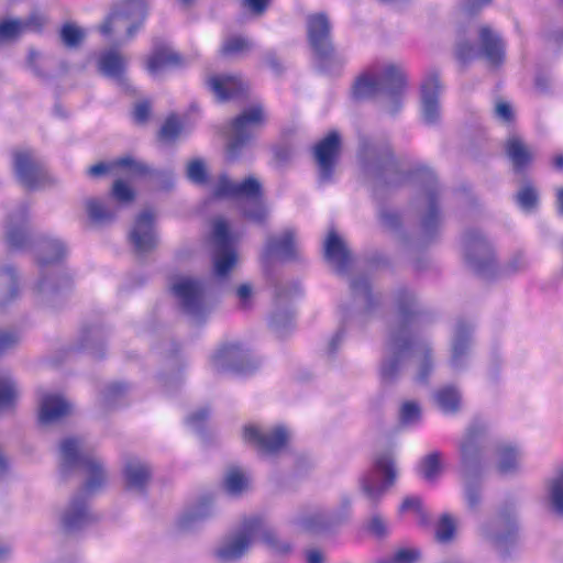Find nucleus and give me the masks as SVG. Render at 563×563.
<instances>
[{
	"label": "nucleus",
	"instance_id": "nucleus-27",
	"mask_svg": "<svg viewBox=\"0 0 563 563\" xmlns=\"http://www.w3.org/2000/svg\"><path fill=\"white\" fill-rule=\"evenodd\" d=\"M185 59L173 48L161 43H155L153 52L148 55L147 70L156 75L167 67L180 66Z\"/></svg>",
	"mask_w": 563,
	"mask_h": 563
},
{
	"label": "nucleus",
	"instance_id": "nucleus-55",
	"mask_svg": "<svg viewBox=\"0 0 563 563\" xmlns=\"http://www.w3.org/2000/svg\"><path fill=\"white\" fill-rule=\"evenodd\" d=\"M400 422L409 426L418 422L421 418V408L418 402L409 400L405 401L400 407Z\"/></svg>",
	"mask_w": 563,
	"mask_h": 563
},
{
	"label": "nucleus",
	"instance_id": "nucleus-7",
	"mask_svg": "<svg viewBox=\"0 0 563 563\" xmlns=\"http://www.w3.org/2000/svg\"><path fill=\"white\" fill-rule=\"evenodd\" d=\"M172 289L179 299L183 310L192 319L199 321L209 312L205 301L206 287L202 280L183 276L173 283Z\"/></svg>",
	"mask_w": 563,
	"mask_h": 563
},
{
	"label": "nucleus",
	"instance_id": "nucleus-5",
	"mask_svg": "<svg viewBox=\"0 0 563 563\" xmlns=\"http://www.w3.org/2000/svg\"><path fill=\"white\" fill-rule=\"evenodd\" d=\"M396 478L397 470L393 455L382 453L375 459L374 468L361 478V489L369 504L376 507L382 496L395 484Z\"/></svg>",
	"mask_w": 563,
	"mask_h": 563
},
{
	"label": "nucleus",
	"instance_id": "nucleus-21",
	"mask_svg": "<svg viewBox=\"0 0 563 563\" xmlns=\"http://www.w3.org/2000/svg\"><path fill=\"white\" fill-rule=\"evenodd\" d=\"M440 81L437 75L429 76L421 86V107L427 123H435L440 118Z\"/></svg>",
	"mask_w": 563,
	"mask_h": 563
},
{
	"label": "nucleus",
	"instance_id": "nucleus-52",
	"mask_svg": "<svg viewBox=\"0 0 563 563\" xmlns=\"http://www.w3.org/2000/svg\"><path fill=\"white\" fill-rule=\"evenodd\" d=\"M252 48V43L241 36L228 38L222 47L221 53L224 56L239 55L249 52Z\"/></svg>",
	"mask_w": 563,
	"mask_h": 563
},
{
	"label": "nucleus",
	"instance_id": "nucleus-16",
	"mask_svg": "<svg viewBox=\"0 0 563 563\" xmlns=\"http://www.w3.org/2000/svg\"><path fill=\"white\" fill-rule=\"evenodd\" d=\"M244 440L263 453L276 454L287 445L288 432L284 427H277L272 432L262 433L255 426H246Z\"/></svg>",
	"mask_w": 563,
	"mask_h": 563
},
{
	"label": "nucleus",
	"instance_id": "nucleus-24",
	"mask_svg": "<svg viewBox=\"0 0 563 563\" xmlns=\"http://www.w3.org/2000/svg\"><path fill=\"white\" fill-rule=\"evenodd\" d=\"M208 82L213 93L221 101L242 96L249 89V84L240 76H214Z\"/></svg>",
	"mask_w": 563,
	"mask_h": 563
},
{
	"label": "nucleus",
	"instance_id": "nucleus-35",
	"mask_svg": "<svg viewBox=\"0 0 563 563\" xmlns=\"http://www.w3.org/2000/svg\"><path fill=\"white\" fill-rule=\"evenodd\" d=\"M126 67V58L121 55L119 52L110 51L102 54L98 62L99 70L110 77L115 79L119 84H124V71Z\"/></svg>",
	"mask_w": 563,
	"mask_h": 563
},
{
	"label": "nucleus",
	"instance_id": "nucleus-44",
	"mask_svg": "<svg viewBox=\"0 0 563 563\" xmlns=\"http://www.w3.org/2000/svg\"><path fill=\"white\" fill-rule=\"evenodd\" d=\"M351 288L353 296L362 303L363 311L368 313L375 305L371 295L369 284L366 278L358 277L352 280Z\"/></svg>",
	"mask_w": 563,
	"mask_h": 563
},
{
	"label": "nucleus",
	"instance_id": "nucleus-49",
	"mask_svg": "<svg viewBox=\"0 0 563 563\" xmlns=\"http://www.w3.org/2000/svg\"><path fill=\"white\" fill-rule=\"evenodd\" d=\"M517 452L514 448L503 445L498 449V471L503 474L510 473L517 468Z\"/></svg>",
	"mask_w": 563,
	"mask_h": 563
},
{
	"label": "nucleus",
	"instance_id": "nucleus-58",
	"mask_svg": "<svg viewBox=\"0 0 563 563\" xmlns=\"http://www.w3.org/2000/svg\"><path fill=\"white\" fill-rule=\"evenodd\" d=\"M412 510L417 515V519L420 523L424 525L428 522V516L426 511L422 509L421 499L418 497H407L404 499L400 511H409Z\"/></svg>",
	"mask_w": 563,
	"mask_h": 563
},
{
	"label": "nucleus",
	"instance_id": "nucleus-20",
	"mask_svg": "<svg viewBox=\"0 0 563 563\" xmlns=\"http://www.w3.org/2000/svg\"><path fill=\"white\" fill-rule=\"evenodd\" d=\"M479 55L490 67H499L505 59V45L500 36L489 26L482 25L478 30Z\"/></svg>",
	"mask_w": 563,
	"mask_h": 563
},
{
	"label": "nucleus",
	"instance_id": "nucleus-10",
	"mask_svg": "<svg viewBox=\"0 0 563 563\" xmlns=\"http://www.w3.org/2000/svg\"><path fill=\"white\" fill-rule=\"evenodd\" d=\"M145 12L143 2H121L100 25V32L110 35L125 27L128 37H132L144 21Z\"/></svg>",
	"mask_w": 563,
	"mask_h": 563
},
{
	"label": "nucleus",
	"instance_id": "nucleus-31",
	"mask_svg": "<svg viewBox=\"0 0 563 563\" xmlns=\"http://www.w3.org/2000/svg\"><path fill=\"white\" fill-rule=\"evenodd\" d=\"M79 468H81L85 474L82 493H95L106 484L108 476L104 466L102 462L93 455L84 460V464Z\"/></svg>",
	"mask_w": 563,
	"mask_h": 563
},
{
	"label": "nucleus",
	"instance_id": "nucleus-4",
	"mask_svg": "<svg viewBox=\"0 0 563 563\" xmlns=\"http://www.w3.org/2000/svg\"><path fill=\"white\" fill-rule=\"evenodd\" d=\"M360 161L364 174L373 178L377 185L397 186L405 180V174L388 146L375 147L368 143H363Z\"/></svg>",
	"mask_w": 563,
	"mask_h": 563
},
{
	"label": "nucleus",
	"instance_id": "nucleus-63",
	"mask_svg": "<svg viewBox=\"0 0 563 563\" xmlns=\"http://www.w3.org/2000/svg\"><path fill=\"white\" fill-rule=\"evenodd\" d=\"M46 24V18L41 13H33L22 20L23 33L25 31H41Z\"/></svg>",
	"mask_w": 563,
	"mask_h": 563
},
{
	"label": "nucleus",
	"instance_id": "nucleus-22",
	"mask_svg": "<svg viewBox=\"0 0 563 563\" xmlns=\"http://www.w3.org/2000/svg\"><path fill=\"white\" fill-rule=\"evenodd\" d=\"M70 412V405L59 395H43L40 401V422L49 426L60 421Z\"/></svg>",
	"mask_w": 563,
	"mask_h": 563
},
{
	"label": "nucleus",
	"instance_id": "nucleus-32",
	"mask_svg": "<svg viewBox=\"0 0 563 563\" xmlns=\"http://www.w3.org/2000/svg\"><path fill=\"white\" fill-rule=\"evenodd\" d=\"M485 534L496 543L508 540L515 532V521L509 509L501 510L484 527Z\"/></svg>",
	"mask_w": 563,
	"mask_h": 563
},
{
	"label": "nucleus",
	"instance_id": "nucleus-23",
	"mask_svg": "<svg viewBox=\"0 0 563 563\" xmlns=\"http://www.w3.org/2000/svg\"><path fill=\"white\" fill-rule=\"evenodd\" d=\"M324 255L339 273L346 272L352 263L351 254L344 241L334 231L329 232L324 242Z\"/></svg>",
	"mask_w": 563,
	"mask_h": 563
},
{
	"label": "nucleus",
	"instance_id": "nucleus-62",
	"mask_svg": "<svg viewBox=\"0 0 563 563\" xmlns=\"http://www.w3.org/2000/svg\"><path fill=\"white\" fill-rule=\"evenodd\" d=\"M419 559V552L413 549H402L393 556L382 560L379 563H415Z\"/></svg>",
	"mask_w": 563,
	"mask_h": 563
},
{
	"label": "nucleus",
	"instance_id": "nucleus-38",
	"mask_svg": "<svg viewBox=\"0 0 563 563\" xmlns=\"http://www.w3.org/2000/svg\"><path fill=\"white\" fill-rule=\"evenodd\" d=\"M296 522L308 532H320L333 526V519L319 510L302 512Z\"/></svg>",
	"mask_w": 563,
	"mask_h": 563
},
{
	"label": "nucleus",
	"instance_id": "nucleus-53",
	"mask_svg": "<svg viewBox=\"0 0 563 563\" xmlns=\"http://www.w3.org/2000/svg\"><path fill=\"white\" fill-rule=\"evenodd\" d=\"M188 179L197 185L207 183V167L201 158H195L188 162L186 168Z\"/></svg>",
	"mask_w": 563,
	"mask_h": 563
},
{
	"label": "nucleus",
	"instance_id": "nucleus-39",
	"mask_svg": "<svg viewBox=\"0 0 563 563\" xmlns=\"http://www.w3.org/2000/svg\"><path fill=\"white\" fill-rule=\"evenodd\" d=\"M85 206L88 218L93 224L102 225L113 221L115 218L117 210L97 198L87 199Z\"/></svg>",
	"mask_w": 563,
	"mask_h": 563
},
{
	"label": "nucleus",
	"instance_id": "nucleus-3",
	"mask_svg": "<svg viewBox=\"0 0 563 563\" xmlns=\"http://www.w3.org/2000/svg\"><path fill=\"white\" fill-rule=\"evenodd\" d=\"M213 194L219 198L238 201L243 216L251 221L261 223L267 217L262 184L253 176H249L242 181H234L227 175H221Z\"/></svg>",
	"mask_w": 563,
	"mask_h": 563
},
{
	"label": "nucleus",
	"instance_id": "nucleus-61",
	"mask_svg": "<svg viewBox=\"0 0 563 563\" xmlns=\"http://www.w3.org/2000/svg\"><path fill=\"white\" fill-rule=\"evenodd\" d=\"M209 515H210L209 506L206 503H203L196 509H192V510L186 512L180 519V525L184 528H188L191 522H194L196 520L205 519Z\"/></svg>",
	"mask_w": 563,
	"mask_h": 563
},
{
	"label": "nucleus",
	"instance_id": "nucleus-11",
	"mask_svg": "<svg viewBox=\"0 0 563 563\" xmlns=\"http://www.w3.org/2000/svg\"><path fill=\"white\" fill-rule=\"evenodd\" d=\"M14 172L20 183L29 190H35L53 183V179L44 169L33 152L18 150L13 154Z\"/></svg>",
	"mask_w": 563,
	"mask_h": 563
},
{
	"label": "nucleus",
	"instance_id": "nucleus-41",
	"mask_svg": "<svg viewBox=\"0 0 563 563\" xmlns=\"http://www.w3.org/2000/svg\"><path fill=\"white\" fill-rule=\"evenodd\" d=\"M65 246L56 240L43 241L38 245L37 258L42 265L57 263L65 255Z\"/></svg>",
	"mask_w": 563,
	"mask_h": 563
},
{
	"label": "nucleus",
	"instance_id": "nucleus-40",
	"mask_svg": "<svg viewBox=\"0 0 563 563\" xmlns=\"http://www.w3.org/2000/svg\"><path fill=\"white\" fill-rule=\"evenodd\" d=\"M435 404L446 412H455L461 406V394L455 386H444L433 395Z\"/></svg>",
	"mask_w": 563,
	"mask_h": 563
},
{
	"label": "nucleus",
	"instance_id": "nucleus-30",
	"mask_svg": "<svg viewBox=\"0 0 563 563\" xmlns=\"http://www.w3.org/2000/svg\"><path fill=\"white\" fill-rule=\"evenodd\" d=\"M245 361L246 354L238 344H225L213 356L214 366L221 371L242 372Z\"/></svg>",
	"mask_w": 563,
	"mask_h": 563
},
{
	"label": "nucleus",
	"instance_id": "nucleus-12",
	"mask_svg": "<svg viewBox=\"0 0 563 563\" xmlns=\"http://www.w3.org/2000/svg\"><path fill=\"white\" fill-rule=\"evenodd\" d=\"M257 523L253 517L245 518L240 528L230 534L217 549L216 555L223 562L235 561L240 559L250 548L255 539Z\"/></svg>",
	"mask_w": 563,
	"mask_h": 563
},
{
	"label": "nucleus",
	"instance_id": "nucleus-43",
	"mask_svg": "<svg viewBox=\"0 0 563 563\" xmlns=\"http://www.w3.org/2000/svg\"><path fill=\"white\" fill-rule=\"evenodd\" d=\"M18 294L16 276L12 268L0 269V306L10 302Z\"/></svg>",
	"mask_w": 563,
	"mask_h": 563
},
{
	"label": "nucleus",
	"instance_id": "nucleus-42",
	"mask_svg": "<svg viewBox=\"0 0 563 563\" xmlns=\"http://www.w3.org/2000/svg\"><path fill=\"white\" fill-rule=\"evenodd\" d=\"M420 473L428 482H435L443 471V455L433 451L420 462Z\"/></svg>",
	"mask_w": 563,
	"mask_h": 563
},
{
	"label": "nucleus",
	"instance_id": "nucleus-13",
	"mask_svg": "<svg viewBox=\"0 0 563 563\" xmlns=\"http://www.w3.org/2000/svg\"><path fill=\"white\" fill-rule=\"evenodd\" d=\"M155 218L156 214L154 210L150 208L141 211L135 218L129 236L137 254H147L156 247L157 238L154 230Z\"/></svg>",
	"mask_w": 563,
	"mask_h": 563
},
{
	"label": "nucleus",
	"instance_id": "nucleus-46",
	"mask_svg": "<svg viewBox=\"0 0 563 563\" xmlns=\"http://www.w3.org/2000/svg\"><path fill=\"white\" fill-rule=\"evenodd\" d=\"M59 38L67 48L74 49L82 43L85 32L75 23L66 22L60 29Z\"/></svg>",
	"mask_w": 563,
	"mask_h": 563
},
{
	"label": "nucleus",
	"instance_id": "nucleus-34",
	"mask_svg": "<svg viewBox=\"0 0 563 563\" xmlns=\"http://www.w3.org/2000/svg\"><path fill=\"white\" fill-rule=\"evenodd\" d=\"M123 473L125 486L135 492H141L151 476L148 466L135 457L126 461Z\"/></svg>",
	"mask_w": 563,
	"mask_h": 563
},
{
	"label": "nucleus",
	"instance_id": "nucleus-14",
	"mask_svg": "<svg viewBox=\"0 0 563 563\" xmlns=\"http://www.w3.org/2000/svg\"><path fill=\"white\" fill-rule=\"evenodd\" d=\"M340 146L341 139L336 131L330 132L314 145L313 156L322 181L331 179L334 166L340 155Z\"/></svg>",
	"mask_w": 563,
	"mask_h": 563
},
{
	"label": "nucleus",
	"instance_id": "nucleus-18",
	"mask_svg": "<svg viewBox=\"0 0 563 563\" xmlns=\"http://www.w3.org/2000/svg\"><path fill=\"white\" fill-rule=\"evenodd\" d=\"M254 522L257 523L255 538H260L266 549L277 558L289 556L292 552V543L290 540L282 537L276 529L268 526L264 518L253 516Z\"/></svg>",
	"mask_w": 563,
	"mask_h": 563
},
{
	"label": "nucleus",
	"instance_id": "nucleus-57",
	"mask_svg": "<svg viewBox=\"0 0 563 563\" xmlns=\"http://www.w3.org/2000/svg\"><path fill=\"white\" fill-rule=\"evenodd\" d=\"M111 195L120 203H130L135 198L133 189L121 179L114 181Z\"/></svg>",
	"mask_w": 563,
	"mask_h": 563
},
{
	"label": "nucleus",
	"instance_id": "nucleus-2",
	"mask_svg": "<svg viewBox=\"0 0 563 563\" xmlns=\"http://www.w3.org/2000/svg\"><path fill=\"white\" fill-rule=\"evenodd\" d=\"M405 86L401 69L388 64L374 67L360 76L353 85L352 93L356 100L380 97L382 107L389 113H396L400 108Z\"/></svg>",
	"mask_w": 563,
	"mask_h": 563
},
{
	"label": "nucleus",
	"instance_id": "nucleus-15",
	"mask_svg": "<svg viewBox=\"0 0 563 563\" xmlns=\"http://www.w3.org/2000/svg\"><path fill=\"white\" fill-rule=\"evenodd\" d=\"M308 37L314 53L321 58H329L333 52L330 41V22L325 14L317 13L308 18Z\"/></svg>",
	"mask_w": 563,
	"mask_h": 563
},
{
	"label": "nucleus",
	"instance_id": "nucleus-60",
	"mask_svg": "<svg viewBox=\"0 0 563 563\" xmlns=\"http://www.w3.org/2000/svg\"><path fill=\"white\" fill-rule=\"evenodd\" d=\"M126 388L121 384L110 385L103 393V401L106 407H112L123 399Z\"/></svg>",
	"mask_w": 563,
	"mask_h": 563
},
{
	"label": "nucleus",
	"instance_id": "nucleus-19",
	"mask_svg": "<svg viewBox=\"0 0 563 563\" xmlns=\"http://www.w3.org/2000/svg\"><path fill=\"white\" fill-rule=\"evenodd\" d=\"M91 455L81 438L68 437L59 443L60 470L63 473L79 468L84 464V460Z\"/></svg>",
	"mask_w": 563,
	"mask_h": 563
},
{
	"label": "nucleus",
	"instance_id": "nucleus-37",
	"mask_svg": "<svg viewBox=\"0 0 563 563\" xmlns=\"http://www.w3.org/2000/svg\"><path fill=\"white\" fill-rule=\"evenodd\" d=\"M471 327L464 322H457L455 335L452 345V360L451 364L455 368H461L463 365V357L467 354L468 339Z\"/></svg>",
	"mask_w": 563,
	"mask_h": 563
},
{
	"label": "nucleus",
	"instance_id": "nucleus-47",
	"mask_svg": "<svg viewBox=\"0 0 563 563\" xmlns=\"http://www.w3.org/2000/svg\"><path fill=\"white\" fill-rule=\"evenodd\" d=\"M16 396L18 393L12 378L9 375L0 374V410L10 408Z\"/></svg>",
	"mask_w": 563,
	"mask_h": 563
},
{
	"label": "nucleus",
	"instance_id": "nucleus-9",
	"mask_svg": "<svg viewBox=\"0 0 563 563\" xmlns=\"http://www.w3.org/2000/svg\"><path fill=\"white\" fill-rule=\"evenodd\" d=\"M465 257L468 265L479 274L487 275L495 267V254L492 244L479 230L472 229L464 239Z\"/></svg>",
	"mask_w": 563,
	"mask_h": 563
},
{
	"label": "nucleus",
	"instance_id": "nucleus-33",
	"mask_svg": "<svg viewBox=\"0 0 563 563\" xmlns=\"http://www.w3.org/2000/svg\"><path fill=\"white\" fill-rule=\"evenodd\" d=\"M505 151L516 173H522L532 162L531 148L517 135L507 139Z\"/></svg>",
	"mask_w": 563,
	"mask_h": 563
},
{
	"label": "nucleus",
	"instance_id": "nucleus-59",
	"mask_svg": "<svg viewBox=\"0 0 563 563\" xmlns=\"http://www.w3.org/2000/svg\"><path fill=\"white\" fill-rule=\"evenodd\" d=\"M115 166H120V167H126L130 169L131 174L132 175H135V176H144V175H147L150 173V168L147 165H145L144 163L142 162H137L135 161L133 157L131 156H125V157H121L119 158L115 163H114Z\"/></svg>",
	"mask_w": 563,
	"mask_h": 563
},
{
	"label": "nucleus",
	"instance_id": "nucleus-45",
	"mask_svg": "<svg viewBox=\"0 0 563 563\" xmlns=\"http://www.w3.org/2000/svg\"><path fill=\"white\" fill-rule=\"evenodd\" d=\"M23 34L21 19L3 18L0 20V43L8 44L16 41Z\"/></svg>",
	"mask_w": 563,
	"mask_h": 563
},
{
	"label": "nucleus",
	"instance_id": "nucleus-51",
	"mask_svg": "<svg viewBox=\"0 0 563 563\" xmlns=\"http://www.w3.org/2000/svg\"><path fill=\"white\" fill-rule=\"evenodd\" d=\"M456 522L448 514L441 516L439 523L435 529V538L440 542H450L455 534Z\"/></svg>",
	"mask_w": 563,
	"mask_h": 563
},
{
	"label": "nucleus",
	"instance_id": "nucleus-26",
	"mask_svg": "<svg viewBox=\"0 0 563 563\" xmlns=\"http://www.w3.org/2000/svg\"><path fill=\"white\" fill-rule=\"evenodd\" d=\"M71 282L67 276H49L36 285V292L43 303L51 305L68 292Z\"/></svg>",
	"mask_w": 563,
	"mask_h": 563
},
{
	"label": "nucleus",
	"instance_id": "nucleus-56",
	"mask_svg": "<svg viewBox=\"0 0 563 563\" xmlns=\"http://www.w3.org/2000/svg\"><path fill=\"white\" fill-rule=\"evenodd\" d=\"M517 201L526 210L533 209L538 203V192L530 184H526L517 192Z\"/></svg>",
	"mask_w": 563,
	"mask_h": 563
},
{
	"label": "nucleus",
	"instance_id": "nucleus-6",
	"mask_svg": "<svg viewBox=\"0 0 563 563\" xmlns=\"http://www.w3.org/2000/svg\"><path fill=\"white\" fill-rule=\"evenodd\" d=\"M265 122L264 109L261 104H253L235 117L228 130L227 153L230 159H234L239 152L253 137L255 129Z\"/></svg>",
	"mask_w": 563,
	"mask_h": 563
},
{
	"label": "nucleus",
	"instance_id": "nucleus-48",
	"mask_svg": "<svg viewBox=\"0 0 563 563\" xmlns=\"http://www.w3.org/2000/svg\"><path fill=\"white\" fill-rule=\"evenodd\" d=\"M181 129L183 126L179 119L176 115L172 114L165 120L164 124L162 125L158 132V139L159 141L167 144L174 143L176 139L180 135Z\"/></svg>",
	"mask_w": 563,
	"mask_h": 563
},
{
	"label": "nucleus",
	"instance_id": "nucleus-28",
	"mask_svg": "<svg viewBox=\"0 0 563 563\" xmlns=\"http://www.w3.org/2000/svg\"><path fill=\"white\" fill-rule=\"evenodd\" d=\"M5 236L10 247L19 249L26 244L29 239L26 208L22 207L9 217Z\"/></svg>",
	"mask_w": 563,
	"mask_h": 563
},
{
	"label": "nucleus",
	"instance_id": "nucleus-17",
	"mask_svg": "<svg viewBox=\"0 0 563 563\" xmlns=\"http://www.w3.org/2000/svg\"><path fill=\"white\" fill-rule=\"evenodd\" d=\"M483 431L482 427H472L467 432L466 439L461 443L462 474L467 481L476 477L482 470L481 451L475 439Z\"/></svg>",
	"mask_w": 563,
	"mask_h": 563
},
{
	"label": "nucleus",
	"instance_id": "nucleus-29",
	"mask_svg": "<svg viewBox=\"0 0 563 563\" xmlns=\"http://www.w3.org/2000/svg\"><path fill=\"white\" fill-rule=\"evenodd\" d=\"M276 256L282 261H290L296 257L295 234L292 231H285L280 236H272L267 240L264 253L265 261Z\"/></svg>",
	"mask_w": 563,
	"mask_h": 563
},
{
	"label": "nucleus",
	"instance_id": "nucleus-8",
	"mask_svg": "<svg viewBox=\"0 0 563 563\" xmlns=\"http://www.w3.org/2000/svg\"><path fill=\"white\" fill-rule=\"evenodd\" d=\"M212 240L217 246L213 255V274L224 279L238 263L235 250L230 245L229 224L223 218H217L212 224Z\"/></svg>",
	"mask_w": 563,
	"mask_h": 563
},
{
	"label": "nucleus",
	"instance_id": "nucleus-1",
	"mask_svg": "<svg viewBox=\"0 0 563 563\" xmlns=\"http://www.w3.org/2000/svg\"><path fill=\"white\" fill-rule=\"evenodd\" d=\"M415 297L404 291L398 297V310L389 328L387 355L380 368L382 379L393 383L405 361L412 358L419 367L418 379L426 382L433 368L430 345L416 335Z\"/></svg>",
	"mask_w": 563,
	"mask_h": 563
},
{
	"label": "nucleus",
	"instance_id": "nucleus-36",
	"mask_svg": "<svg viewBox=\"0 0 563 563\" xmlns=\"http://www.w3.org/2000/svg\"><path fill=\"white\" fill-rule=\"evenodd\" d=\"M424 209L421 218V231L426 239L431 238L440 225V216L435 205L434 194H428L421 201Z\"/></svg>",
	"mask_w": 563,
	"mask_h": 563
},
{
	"label": "nucleus",
	"instance_id": "nucleus-54",
	"mask_svg": "<svg viewBox=\"0 0 563 563\" xmlns=\"http://www.w3.org/2000/svg\"><path fill=\"white\" fill-rule=\"evenodd\" d=\"M550 497L554 509L563 515V468L551 481Z\"/></svg>",
	"mask_w": 563,
	"mask_h": 563
},
{
	"label": "nucleus",
	"instance_id": "nucleus-50",
	"mask_svg": "<svg viewBox=\"0 0 563 563\" xmlns=\"http://www.w3.org/2000/svg\"><path fill=\"white\" fill-rule=\"evenodd\" d=\"M224 487L232 495L241 494L247 487V479L239 468H230L224 478Z\"/></svg>",
	"mask_w": 563,
	"mask_h": 563
},
{
	"label": "nucleus",
	"instance_id": "nucleus-64",
	"mask_svg": "<svg viewBox=\"0 0 563 563\" xmlns=\"http://www.w3.org/2000/svg\"><path fill=\"white\" fill-rule=\"evenodd\" d=\"M291 322V313L286 309H279L272 317V325L276 331L289 325Z\"/></svg>",
	"mask_w": 563,
	"mask_h": 563
},
{
	"label": "nucleus",
	"instance_id": "nucleus-25",
	"mask_svg": "<svg viewBox=\"0 0 563 563\" xmlns=\"http://www.w3.org/2000/svg\"><path fill=\"white\" fill-rule=\"evenodd\" d=\"M93 517L88 512L81 493L74 497L69 507L62 516V527L65 532L77 531L91 522Z\"/></svg>",
	"mask_w": 563,
	"mask_h": 563
}]
</instances>
